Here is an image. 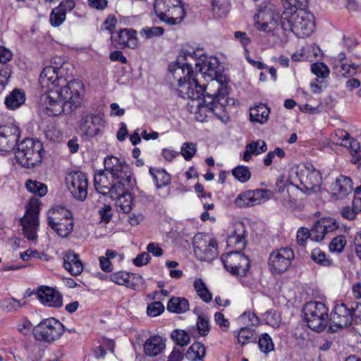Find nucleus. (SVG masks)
Segmentation results:
<instances>
[{
	"mask_svg": "<svg viewBox=\"0 0 361 361\" xmlns=\"http://www.w3.org/2000/svg\"><path fill=\"white\" fill-rule=\"evenodd\" d=\"M197 56L192 49L183 48L177 57V61L169 65L167 80L182 98H197L200 92L204 91L205 86L198 84L195 77L197 73L193 71L190 63V60L196 61Z\"/></svg>",
	"mask_w": 361,
	"mask_h": 361,
	"instance_id": "obj_1",
	"label": "nucleus"
},
{
	"mask_svg": "<svg viewBox=\"0 0 361 361\" xmlns=\"http://www.w3.org/2000/svg\"><path fill=\"white\" fill-rule=\"evenodd\" d=\"M204 88V91H201L197 98L187 97L190 100L187 105L188 111L200 122L204 121L207 113L210 111L222 120L225 115L221 114L228 104L227 86L212 79Z\"/></svg>",
	"mask_w": 361,
	"mask_h": 361,
	"instance_id": "obj_2",
	"label": "nucleus"
},
{
	"mask_svg": "<svg viewBox=\"0 0 361 361\" xmlns=\"http://www.w3.org/2000/svg\"><path fill=\"white\" fill-rule=\"evenodd\" d=\"M84 86L80 80H71L61 87L49 88L41 97V102L49 116L69 114L82 101Z\"/></svg>",
	"mask_w": 361,
	"mask_h": 361,
	"instance_id": "obj_3",
	"label": "nucleus"
},
{
	"mask_svg": "<svg viewBox=\"0 0 361 361\" xmlns=\"http://www.w3.org/2000/svg\"><path fill=\"white\" fill-rule=\"evenodd\" d=\"M281 26L285 31H291L300 37L310 36L314 24L312 16L302 9L296 11H283L281 16Z\"/></svg>",
	"mask_w": 361,
	"mask_h": 361,
	"instance_id": "obj_4",
	"label": "nucleus"
},
{
	"mask_svg": "<svg viewBox=\"0 0 361 361\" xmlns=\"http://www.w3.org/2000/svg\"><path fill=\"white\" fill-rule=\"evenodd\" d=\"M45 151L42 143L32 138L24 139L18 145L16 160L25 168H33L42 162Z\"/></svg>",
	"mask_w": 361,
	"mask_h": 361,
	"instance_id": "obj_5",
	"label": "nucleus"
},
{
	"mask_svg": "<svg viewBox=\"0 0 361 361\" xmlns=\"http://www.w3.org/2000/svg\"><path fill=\"white\" fill-rule=\"evenodd\" d=\"M305 319L312 331H324L329 324V309L322 302L310 301L303 307Z\"/></svg>",
	"mask_w": 361,
	"mask_h": 361,
	"instance_id": "obj_6",
	"label": "nucleus"
},
{
	"mask_svg": "<svg viewBox=\"0 0 361 361\" xmlns=\"http://www.w3.org/2000/svg\"><path fill=\"white\" fill-rule=\"evenodd\" d=\"M154 8L158 18L168 25L180 24L185 16L180 0H156Z\"/></svg>",
	"mask_w": 361,
	"mask_h": 361,
	"instance_id": "obj_7",
	"label": "nucleus"
},
{
	"mask_svg": "<svg viewBox=\"0 0 361 361\" xmlns=\"http://www.w3.org/2000/svg\"><path fill=\"white\" fill-rule=\"evenodd\" d=\"M39 205L37 199H32L26 206V212L20 219L23 233L29 240H35L37 238V231L39 227Z\"/></svg>",
	"mask_w": 361,
	"mask_h": 361,
	"instance_id": "obj_8",
	"label": "nucleus"
},
{
	"mask_svg": "<svg viewBox=\"0 0 361 361\" xmlns=\"http://www.w3.org/2000/svg\"><path fill=\"white\" fill-rule=\"evenodd\" d=\"M65 330L64 326L59 320L51 317L41 322L35 329L36 339L52 343L59 339Z\"/></svg>",
	"mask_w": 361,
	"mask_h": 361,
	"instance_id": "obj_9",
	"label": "nucleus"
},
{
	"mask_svg": "<svg viewBox=\"0 0 361 361\" xmlns=\"http://www.w3.org/2000/svg\"><path fill=\"white\" fill-rule=\"evenodd\" d=\"M225 269L233 276H244L250 269L249 258L240 251H232L221 256Z\"/></svg>",
	"mask_w": 361,
	"mask_h": 361,
	"instance_id": "obj_10",
	"label": "nucleus"
},
{
	"mask_svg": "<svg viewBox=\"0 0 361 361\" xmlns=\"http://www.w3.org/2000/svg\"><path fill=\"white\" fill-rule=\"evenodd\" d=\"M295 254L290 247H281L274 250L269 255L268 267L271 274H281L288 270Z\"/></svg>",
	"mask_w": 361,
	"mask_h": 361,
	"instance_id": "obj_11",
	"label": "nucleus"
},
{
	"mask_svg": "<svg viewBox=\"0 0 361 361\" xmlns=\"http://www.w3.org/2000/svg\"><path fill=\"white\" fill-rule=\"evenodd\" d=\"M271 195V191L267 189L246 190L236 197L234 204L240 208L254 207L270 199Z\"/></svg>",
	"mask_w": 361,
	"mask_h": 361,
	"instance_id": "obj_12",
	"label": "nucleus"
},
{
	"mask_svg": "<svg viewBox=\"0 0 361 361\" xmlns=\"http://www.w3.org/2000/svg\"><path fill=\"white\" fill-rule=\"evenodd\" d=\"M67 187L73 196L83 201L87 196L88 180L87 176L80 171L71 173L66 178Z\"/></svg>",
	"mask_w": 361,
	"mask_h": 361,
	"instance_id": "obj_13",
	"label": "nucleus"
},
{
	"mask_svg": "<svg viewBox=\"0 0 361 361\" xmlns=\"http://www.w3.org/2000/svg\"><path fill=\"white\" fill-rule=\"evenodd\" d=\"M352 321L353 316L349 307L344 303H338L334 306L330 317H329V329L332 332H335L338 329L349 326Z\"/></svg>",
	"mask_w": 361,
	"mask_h": 361,
	"instance_id": "obj_14",
	"label": "nucleus"
},
{
	"mask_svg": "<svg viewBox=\"0 0 361 361\" xmlns=\"http://www.w3.org/2000/svg\"><path fill=\"white\" fill-rule=\"evenodd\" d=\"M105 121L99 114H85L80 121V130L89 137H94L102 134L105 127Z\"/></svg>",
	"mask_w": 361,
	"mask_h": 361,
	"instance_id": "obj_15",
	"label": "nucleus"
},
{
	"mask_svg": "<svg viewBox=\"0 0 361 361\" xmlns=\"http://www.w3.org/2000/svg\"><path fill=\"white\" fill-rule=\"evenodd\" d=\"M71 64L62 63L59 67L49 66L45 67L39 76V82L43 87H49L52 85L54 87H61L60 84L63 80V74L65 71L69 69Z\"/></svg>",
	"mask_w": 361,
	"mask_h": 361,
	"instance_id": "obj_16",
	"label": "nucleus"
},
{
	"mask_svg": "<svg viewBox=\"0 0 361 361\" xmlns=\"http://www.w3.org/2000/svg\"><path fill=\"white\" fill-rule=\"evenodd\" d=\"M20 137V129L13 123L0 126V152L8 153L14 149Z\"/></svg>",
	"mask_w": 361,
	"mask_h": 361,
	"instance_id": "obj_17",
	"label": "nucleus"
},
{
	"mask_svg": "<svg viewBox=\"0 0 361 361\" xmlns=\"http://www.w3.org/2000/svg\"><path fill=\"white\" fill-rule=\"evenodd\" d=\"M279 19V15L275 12L272 7L266 6L264 8H260L255 16L257 29L266 32L275 30Z\"/></svg>",
	"mask_w": 361,
	"mask_h": 361,
	"instance_id": "obj_18",
	"label": "nucleus"
},
{
	"mask_svg": "<svg viewBox=\"0 0 361 361\" xmlns=\"http://www.w3.org/2000/svg\"><path fill=\"white\" fill-rule=\"evenodd\" d=\"M105 171L109 172L113 178H123L133 174L129 165L123 159L110 155L104 161Z\"/></svg>",
	"mask_w": 361,
	"mask_h": 361,
	"instance_id": "obj_19",
	"label": "nucleus"
},
{
	"mask_svg": "<svg viewBox=\"0 0 361 361\" xmlns=\"http://www.w3.org/2000/svg\"><path fill=\"white\" fill-rule=\"evenodd\" d=\"M137 32L133 29L123 28L111 35V42L114 47L118 48L128 47L135 49L138 47Z\"/></svg>",
	"mask_w": 361,
	"mask_h": 361,
	"instance_id": "obj_20",
	"label": "nucleus"
},
{
	"mask_svg": "<svg viewBox=\"0 0 361 361\" xmlns=\"http://www.w3.org/2000/svg\"><path fill=\"white\" fill-rule=\"evenodd\" d=\"M338 228L336 221L331 218H323L318 220L312 226L310 231V240L316 242L322 240L326 234L331 233Z\"/></svg>",
	"mask_w": 361,
	"mask_h": 361,
	"instance_id": "obj_21",
	"label": "nucleus"
},
{
	"mask_svg": "<svg viewBox=\"0 0 361 361\" xmlns=\"http://www.w3.org/2000/svg\"><path fill=\"white\" fill-rule=\"evenodd\" d=\"M194 251L197 255L204 254L201 260H207L216 255L217 243L216 241L204 239L201 234H197L193 239Z\"/></svg>",
	"mask_w": 361,
	"mask_h": 361,
	"instance_id": "obj_22",
	"label": "nucleus"
},
{
	"mask_svg": "<svg viewBox=\"0 0 361 361\" xmlns=\"http://www.w3.org/2000/svg\"><path fill=\"white\" fill-rule=\"evenodd\" d=\"M322 182L320 172L312 166L302 171L300 183L305 188V192L310 194L319 190Z\"/></svg>",
	"mask_w": 361,
	"mask_h": 361,
	"instance_id": "obj_23",
	"label": "nucleus"
},
{
	"mask_svg": "<svg viewBox=\"0 0 361 361\" xmlns=\"http://www.w3.org/2000/svg\"><path fill=\"white\" fill-rule=\"evenodd\" d=\"M37 296L42 304L46 306L59 308L63 305L62 295L56 290L42 286L38 288Z\"/></svg>",
	"mask_w": 361,
	"mask_h": 361,
	"instance_id": "obj_24",
	"label": "nucleus"
},
{
	"mask_svg": "<svg viewBox=\"0 0 361 361\" xmlns=\"http://www.w3.org/2000/svg\"><path fill=\"white\" fill-rule=\"evenodd\" d=\"M116 183L111 185L109 193L113 198H117L123 195L130 193L129 190L133 188L135 184V179L133 174L123 178H114Z\"/></svg>",
	"mask_w": 361,
	"mask_h": 361,
	"instance_id": "obj_25",
	"label": "nucleus"
},
{
	"mask_svg": "<svg viewBox=\"0 0 361 361\" xmlns=\"http://www.w3.org/2000/svg\"><path fill=\"white\" fill-rule=\"evenodd\" d=\"M333 195L337 199L346 197L353 190V182L350 177L341 175L331 185Z\"/></svg>",
	"mask_w": 361,
	"mask_h": 361,
	"instance_id": "obj_26",
	"label": "nucleus"
},
{
	"mask_svg": "<svg viewBox=\"0 0 361 361\" xmlns=\"http://www.w3.org/2000/svg\"><path fill=\"white\" fill-rule=\"evenodd\" d=\"M63 267L71 275L75 276L80 275L83 270V264L80 259L79 255L72 250L65 255Z\"/></svg>",
	"mask_w": 361,
	"mask_h": 361,
	"instance_id": "obj_27",
	"label": "nucleus"
},
{
	"mask_svg": "<svg viewBox=\"0 0 361 361\" xmlns=\"http://www.w3.org/2000/svg\"><path fill=\"white\" fill-rule=\"evenodd\" d=\"M165 341L158 335L151 336L145 343L143 350L146 355L156 356L165 348Z\"/></svg>",
	"mask_w": 361,
	"mask_h": 361,
	"instance_id": "obj_28",
	"label": "nucleus"
},
{
	"mask_svg": "<svg viewBox=\"0 0 361 361\" xmlns=\"http://www.w3.org/2000/svg\"><path fill=\"white\" fill-rule=\"evenodd\" d=\"M334 135V140L338 145L348 148L351 154L357 153L360 148V143L355 139L351 138L349 133L343 130H338Z\"/></svg>",
	"mask_w": 361,
	"mask_h": 361,
	"instance_id": "obj_29",
	"label": "nucleus"
},
{
	"mask_svg": "<svg viewBox=\"0 0 361 361\" xmlns=\"http://www.w3.org/2000/svg\"><path fill=\"white\" fill-rule=\"evenodd\" d=\"M267 150V143L262 140L252 141L246 145L245 150L243 154V159L245 161H249L252 156H257Z\"/></svg>",
	"mask_w": 361,
	"mask_h": 361,
	"instance_id": "obj_30",
	"label": "nucleus"
},
{
	"mask_svg": "<svg viewBox=\"0 0 361 361\" xmlns=\"http://www.w3.org/2000/svg\"><path fill=\"white\" fill-rule=\"evenodd\" d=\"M71 219V212L67 208L61 205L51 207L47 213V222L50 225L55 222H59Z\"/></svg>",
	"mask_w": 361,
	"mask_h": 361,
	"instance_id": "obj_31",
	"label": "nucleus"
},
{
	"mask_svg": "<svg viewBox=\"0 0 361 361\" xmlns=\"http://www.w3.org/2000/svg\"><path fill=\"white\" fill-rule=\"evenodd\" d=\"M109 278L116 284L125 286L130 288H135L134 280L136 277L133 274L125 271H119L112 273Z\"/></svg>",
	"mask_w": 361,
	"mask_h": 361,
	"instance_id": "obj_32",
	"label": "nucleus"
},
{
	"mask_svg": "<svg viewBox=\"0 0 361 361\" xmlns=\"http://www.w3.org/2000/svg\"><path fill=\"white\" fill-rule=\"evenodd\" d=\"M25 102V95L19 89H14L5 98V104L8 109L15 110L22 106Z\"/></svg>",
	"mask_w": 361,
	"mask_h": 361,
	"instance_id": "obj_33",
	"label": "nucleus"
},
{
	"mask_svg": "<svg viewBox=\"0 0 361 361\" xmlns=\"http://www.w3.org/2000/svg\"><path fill=\"white\" fill-rule=\"evenodd\" d=\"M269 113V108L265 104H260L250 109V120L263 124L267 121Z\"/></svg>",
	"mask_w": 361,
	"mask_h": 361,
	"instance_id": "obj_34",
	"label": "nucleus"
},
{
	"mask_svg": "<svg viewBox=\"0 0 361 361\" xmlns=\"http://www.w3.org/2000/svg\"><path fill=\"white\" fill-rule=\"evenodd\" d=\"M111 185V183L104 171H99L94 175V185L98 192L103 195L108 194Z\"/></svg>",
	"mask_w": 361,
	"mask_h": 361,
	"instance_id": "obj_35",
	"label": "nucleus"
},
{
	"mask_svg": "<svg viewBox=\"0 0 361 361\" xmlns=\"http://www.w3.org/2000/svg\"><path fill=\"white\" fill-rule=\"evenodd\" d=\"M167 310L177 314L185 312L189 310V302L185 298L173 297L168 302Z\"/></svg>",
	"mask_w": 361,
	"mask_h": 361,
	"instance_id": "obj_36",
	"label": "nucleus"
},
{
	"mask_svg": "<svg viewBox=\"0 0 361 361\" xmlns=\"http://www.w3.org/2000/svg\"><path fill=\"white\" fill-rule=\"evenodd\" d=\"M206 348L202 343H194L187 350L185 357L189 361H202Z\"/></svg>",
	"mask_w": 361,
	"mask_h": 361,
	"instance_id": "obj_37",
	"label": "nucleus"
},
{
	"mask_svg": "<svg viewBox=\"0 0 361 361\" xmlns=\"http://www.w3.org/2000/svg\"><path fill=\"white\" fill-rule=\"evenodd\" d=\"M149 173L156 182L157 188H161L171 183V176L163 169H149Z\"/></svg>",
	"mask_w": 361,
	"mask_h": 361,
	"instance_id": "obj_38",
	"label": "nucleus"
},
{
	"mask_svg": "<svg viewBox=\"0 0 361 361\" xmlns=\"http://www.w3.org/2000/svg\"><path fill=\"white\" fill-rule=\"evenodd\" d=\"M61 237H67L73 229V221L71 219H66L63 221L55 222L49 225Z\"/></svg>",
	"mask_w": 361,
	"mask_h": 361,
	"instance_id": "obj_39",
	"label": "nucleus"
},
{
	"mask_svg": "<svg viewBox=\"0 0 361 361\" xmlns=\"http://www.w3.org/2000/svg\"><path fill=\"white\" fill-rule=\"evenodd\" d=\"M197 58V56L196 57ZM214 62L212 60H206L205 56H200L197 59H196L195 68L196 73L199 71L201 74L207 73V71H212L217 67V60L214 59Z\"/></svg>",
	"mask_w": 361,
	"mask_h": 361,
	"instance_id": "obj_40",
	"label": "nucleus"
},
{
	"mask_svg": "<svg viewBox=\"0 0 361 361\" xmlns=\"http://www.w3.org/2000/svg\"><path fill=\"white\" fill-rule=\"evenodd\" d=\"M25 187L29 192L39 197H44L47 193V185L37 180H27L25 183Z\"/></svg>",
	"mask_w": 361,
	"mask_h": 361,
	"instance_id": "obj_41",
	"label": "nucleus"
},
{
	"mask_svg": "<svg viewBox=\"0 0 361 361\" xmlns=\"http://www.w3.org/2000/svg\"><path fill=\"white\" fill-rule=\"evenodd\" d=\"M311 259L317 264L323 267H330L333 264L331 259L319 248L314 249L311 252Z\"/></svg>",
	"mask_w": 361,
	"mask_h": 361,
	"instance_id": "obj_42",
	"label": "nucleus"
},
{
	"mask_svg": "<svg viewBox=\"0 0 361 361\" xmlns=\"http://www.w3.org/2000/svg\"><path fill=\"white\" fill-rule=\"evenodd\" d=\"M194 336L192 332L185 330L176 329L171 333V338L180 346H185L190 342V337Z\"/></svg>",
	"mask_w": 361,
	"mask_h": 361,
	"instance_id": "obj_43",
	"label": "nucleus"
},
{
	"mask_svg": "<svg viewBox=\"0 0 361 361\" xmlns=\"http://www.w3.org/2000/svg\"><path fill=\"white\" fill-rule=\"evenodd\" d=\"M238 343L244 346L250 343H255L256 338L254 337V330L249 327H243L237 336Z\"/></svg>",
	"mask_w": 361,
	"mask_h": 361,
	"instance_id": "obj_44",
	"label": "nucleus"
},
{
	"mask_svg": "<svg viewBox=\"0 0 361 361\" xmlns=\"http://www.w3.org/2000/svg\"><path fill=\"white\" fill-rule=\"evenodd\" d=\"M258 347L259 350L265 354H268L274 350V343L268 334L264 333L259 336Z\"/></svg>",
	"mask_w": 361,
	"mask_h": 361,
	"instance_id": "obj_45",
	"label": "nucleus"
},
{
	"mask_svg": "<svg viewBox=\"0 0 361 361\" xmlns=\"http://www.w3.org/2000/svg\"><path fill=\"white\" fill-rule=\"evenodd\" d=\"M232 174L240 182L245 183L251 177V173L247 166H238L232 170Z\"/></svg>",
	"mask_w": 361,
	"mask_h": 361,
	"instance_id": "obj_46",
	"label": "nucleus"
},
{
	"mask_svg": "<svg viewBox=\"0 0 361 361\" xmlns=\"http://www.w3.org/2000/svg\"><path fill=\"white\" fill-rule=\"evenodd\" d=\"M164 32L162 27H145L140 30V34L142 38L149 39L161 36Z\"/></svg>",
	"mask_w": 361,
	"mask_h": 361,
	"instance_id": "obj_47",
	"label": "nucleus"
},
{
	"mask_svg": "<svg viewBox=\"0 0 361 361\" xmlns=\"http://www.w3.org/2000/svg\"><path fill=\"white\" fill-rule=\"evenodd\" d=\"M213 13L219 17H224L228 13L226 0H213L212 3Z\"/></svg>",
	"mask_w": 361,
	"mask_h": 361,
	"instance_id": "obj_48",
	"label": "nucleus"
},
{
	"mask_svg": "<svg viewBox=\"0 0 361 361\" xmlns=\"http://www.w3.org/2000/svg\"><path fill=\"white\" fill-rule=\"evenodd\" d=\"M197 144L194 142H185L180 148V154L186 161H190L197 152Z\"/></svg>",
	"mask_w": 361,
	"mask_h": 361,
	"instance_id": "obj_49",
	"label": "nucleus"
},
{
	"mask_svg": "<svg viewBox=\"0 0 361 361\" xmlns=\"http://www.w3.org/2000/svg\"><path fill=\"white\" fill-rule=\"evenodd\" d=\"M117 204L123 213H129L132 209L133 198L130 193L117 197Z\"/></svg>",
	"mask_w": 361,
	"mask_h": 361,
	"instance_id": "obj_50",
	"label": "nucleus"
},
{
	"mask_svg": "<svg viewBox=\"0 0 361 361\" xmlns=\"http://www.w3.org/2000/svg\"><path fill=\"white\" fill-rule=\"evenodd\" d=\"M346 238L345 235H338L335 237L329 244V250L331 252H341L346 245Z\"/></svg>",
	"mask_w": 361,
	"mask_h": 361,
	"instance_id": "obj_51",
	"label": "nucleus"
},
{
	"mask_svg": "<svg viewBox=\"0 0 361 361\" xmlns=\"http://www.w3.org/2000/svg\"><path fill=\"white\" fill-rule=\"evenodd\" d=\"M66 16L64 11L59 10L57 7L53 8L49 18L51 25L54 27L59 26L66 20Z\"/></svg>",
	"mask_w": 361,
	"mask_h": 361,
	"instance_id": "obj_52",
	"label": "nucleus"
},
{
	"mask_svg": "<svg viewBox=\"0 0 361 361\" xmlns=\"http://www.w3.org/2000/svg\"><path fill=\"white\" fill-rule=\"evenodd\" d=\"M308 4V0H286L283 4L284 11H293L303 9Z\"/></svg>",
	"mask_w": 361,
	"mask_h": 361,
	"instance_id": "obj_53",
	"label": "nucleus"
},
{
	"mask_svg": "<svg viewBox=\"0 0 361 361\" xmlns=\"http://www.w3.org/2000/svg\"><path fill=\"white\" fill-rule=\"evenodd\" d=\"M198 334L201 336H207L210 330L209 319L203 316H199L196 322Z\"/></svg>",
	"mask_w": 361,
	"mask_h": 361,
	"instance_id": "obj_54",
	"label": "nucleus"
},
{
	"mask_svg": "<svg viewBox=\"0 0 361 361\" xmlns=\"http://www.w3.org/2000/svg\"><path fill=\"white\" fill-rule=\"evenodd\" d=\"M1 306L5 311L11 312L18 310L21 307L22 304L20 301L11 298L4 299L2 301Z\"/></svg>",
	"mask_w": 361,
	"mask_h": 361,
	"instance_id": "obj_55",
	"label": "nucleus"
},
{
	"mask_svg": "<svg viewBox=\"0 0 361 361\" xmlns=\"http://www.w3.org/2000/svg\"><path fill=\"white\" fill-rule=\"evenodd\" d=\"M227 244L230 247H234L238 250H241L245 247V239L241 234L235 233L228 238Z\"/></svg>",
	"mask_w": 361,
	"mask_h": 361,
	"instance_id": "obj_56",
	"label": "nucleus"
},
{
	"mask_svg": "<svg viewBox=\"0 0 361 361\" xmlns=\"http://www.w3.org/2000/svg\"><path fill=\"white\" fill-rule=\"evenodd\" d=\"M45 136L51 142H59L62 139V134L54 126H49L45 130Z\"/></svg>",
	"mask_w": 361,
	"mask_h": 361,
	"instance_id": "obj_57",
	"label": "nucleus"
},
{
	"mask_svg": "<svg viewBox=\"0 0 361 361\" xmlns=\"http://www.w3.org/2000/svg\"><path fill=\"white\" fill-rule=\"evenodd\" d=\"M311 70L319 78H325L329 74V68L324 63H315L312 65Z\"/></svg>",
	"mask_w": 361,
	"mask_h": 361,
	"instance_id": "obj_58",
	"label": "nucleus"
},
{
	"mask_svg": "<svg viewBox=\"0 0 361 361\" xmlns=\"http://www.w3.org/2000/svg\"><path fill=\"white\" fill-rule=\"evenodd\" d=\"M98 214L100 219V222L103 224H108L112 217V208L110 205L104 204L98 210Z\"/></svg>",
	"mask_w": 361,
	"mask_h": 361,
	"instance_id": "obj_59",
	"label": "nucleus"
},
{
	"mask_svg": "<svg viewBox=\"0 0 361 361\" xmlns=\"http://www.w3.org/2000/svg\"><path fill=\"white\" fill-rule=\"evenodd\" d=\"M164 311V305L159 302L156 301L147 306V312L150 317H157L160 315Z\"/></svg>",
	"mask_w": 361,
	"mask_h": 361,
	"instance_id": "obj_60",
	"label": "nucleus"
},
{
	"mask_svg": "<svg viewBox=\"0 0 361 361\" xmlns=\"http://www.w3.org/2000/svg\"><path fill=\"white\" fill-rule=\"evenodd\" d=\"M297 242L301 246H305L307 240L310 239V231L307 228L301 227L297 232Z\"/></svg>",
	"mask_w": 361,
	"mask_h": 361,
	"instance_id": "obj_61",
	"label": "nucleus"
},
{
	"mask_svg": "<svg viewBox=\"0 0 361 361\" xmlns=\"http://www.w3.org/2000/svg\"><path fill=\"white\" fill-rule=\"evenodd\" d=\"M214 321L221 328L222 331H226L228 329L230 323L221 312L215 313Z\"/></svg>",
	"mask_w": 361,
	"mask_h": 361,
	"instance_id": "obj_62",
	"label": "nucleus"
},
{
	"mask_svg": "<svg viewBox=\"0 0 361 361\" xmlns=\"http://www.w3.org/2000/svg\"><path fill=\"white\" fill-rule=\"evenodd\" d=\"M151 259L148 252H143L138 255L134 259L133 264L137 267H141L147 264Z\"/></svg>",
	"mask_w": 361,
	"mask_h": 361,
	"instance_id": "obj_63",
	"label": "nucleus"
},
{
	"mask_svg": "<svg viewBox=\"0 0 361 361\" xmlns=\"http://www.w3.org/2000/svg\"><path fill=\"white\" fill-rule=\"evenodd\" d=\"M265 319L267 323L272 326H278L280 322L279 317L276 314V312L273 310L267 312Z\"/></svg>",
	"mask_w": 361,
	"mask_h": 361,
	"instance_id": "obj_64",
	"label": "nucleus"
}]
</instances>
